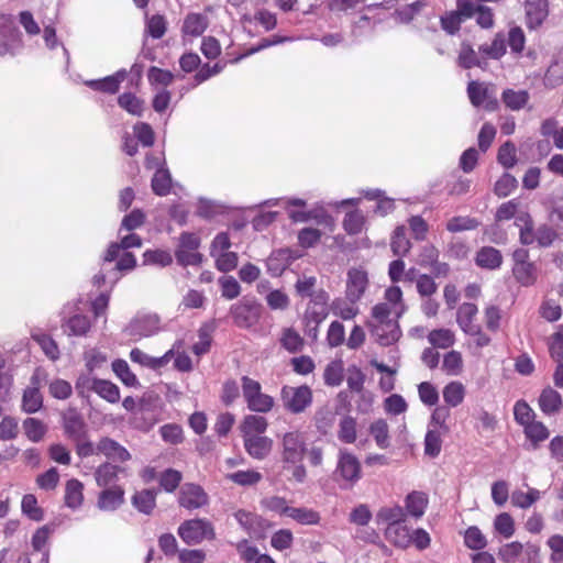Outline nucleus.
Returning <instances> with one entry per match:
<instances>
[{"label":"nucleus","mask_w":563,"mask_h":563,"mask_svg":"<svg viewBox=\"0 0 563 563\" xmlns=\"http://www.w3.org/2000/svg\"><path fill=\"white\" fill-rule=\"evenodd\" d=\"M290 254L288 250L273 252L267 258V269L273 276H279L288 267Z\"/></svg>","instance_id":"nucleus-33"},{"label":"nucleus","mask_w":563,"mask_h":563,"mask_svg":"<svg viewBox=\"0 0 563 563\" xmlns=\"http://www.w3.org/2000/svg\"><path fill=\"white\" fill-rule=\"evenodd\" d=\"M0 56L15 55L16 51L22 46L21 33L15 27L13 19L10 15L0 16Z\"/></svg>","instance_id":"nucleus-6"},{"label":"nucleus","mask_w":563,"mask_h":563,"mask_svg":"<svg viewBox=\"0 0 563 563\" xmlns=\"http://www.w3.org/2000/svg\"><path fill=\"white\" fill-rule=\"evenodd\" d=\"M515 279L525 287L531 286L537 282L538 271L534 263L529 262L512 266Z\"/></svg>","instance_id":"nucleus-30"},{"label":"nucleus","mask_w":563,"mask_h":563,"mask_svg":"<svg viewBox=\"0 0 563 563\" xmlns=\"http://www.w3.org/2000/svg\"><path fill=\"white\" fill-rule=\"evenodd\" d=\"M119 106L132 115L141 117L144 102L131 92H124L118 98Z\"/></svg>","instance_id":"nucleus-44"},{"label":"nucleus","mask_w":563,"mask_h":563,"mask_svg":"<svg viewBox=\"0 0 563 563\" xmlns=\"http://www.w3.org/2000/svg\"><path fill=\"white\" fill-rule=\"evenodd\" d=\"M442 369L451 376H457L463 369L462 354L457 351H450L443 357Z\"/></svg>","instance_id":"nucleus-47"},{"label":"nucleus","mask_w":563,"mask_h":563,"mask_svg":"<svg viewBox=\"0 0 563 563\" xmlns=\"http://www.w3.org/2000/svg\"><path fill=\"white\" fill-rule=\"evenodd\" d=\"M406 310L400 287H388L384 294V301L372 308L371 320L367 322L369 332L377 343L389 346L398 342L402 334L398 320Z\"/></svg>","instance_id":"nucleus-1"},{"label":"nucleus","mask_w":563,"mask_h":563,"mask_svg":"<svg viewBox=\"0 0 563 563\" xmlns=\"http://www.w3.org/2000/svg\"><path fill=\"white\" fill-rule=\"evenodd\" d=\"M84 501V484L78 479H69L65 487V505L78 509Z\"/></svg>","instance_id":"nucleus-24"},{"label":"nucleus","mask_w":563,"mask_h":563,"mask_svg":"<svg viewBox=\"0 0 563 563\" xmlns=\"http://www.w3.org/2000/svg\"><path fill=\"white\" fill-rule=\"evenodd\" d=\"M180 539L188 545L199 544L205 539L216 538L214 529L206 519H190L184 521L178 528Z\"/></svg>","instance_id":"nucleus-4"},{"label":"nucleus","mask_w":563,"mask_h":563,"mask_svg":"<svg viewBox=\"0 0 563 563\" xmlns=\"http://www.w3.org/2000/svg\"><path fill=\"white\" fill-rule=\"evenodd\" d=\"M516 224L520 228L519 240L523 245L536 243V229L532 218L527 212H521L516 217Z\"/></svg>","instance_id":"nucleus-25"},{"label":"nucleus","mask_w":563,"mask_h":563,"mask_svg":"<svg viewBox=\"0 0 563 563\" xmlns=\"http://www.w3.org/2000/svg\"><path fill=\"white\" fill-rule=\"evenodd\" d=\"M33 340L41 346L45 355L52 361L59 357V350L56 342L45 333L32 334Z\"/></svg>","instance_id":"nucleus-55"},{"label":"nucleus","mask_w":563,"mask_h":563,"mask_svg":"<svg viewBox=\"0 0 563 563\" xmlns=\"http://www.w3.org/2000/svg\"><path fill=\"white\" fill-rule=\"evenodd\" d=\"M336 473L350 486L354 485L362 475L358 459L347 450L341 449L338 456Z\"/></svg>","instance_id":"nucleus-8"},{"label":"nucleus","mask_w":563,"mask_h":563,"mask_svg":"<svg viewBox=\"0 0 563 563\" xmlns=\"http://www.w3.org/2000/svg\"><path fill=\"white\" fill-rule=\"evenodd\" d=\"M97 452L110 460L125 462L131 459L129 451L110 438H102L97 444Z\"/></svg>","instance_id":"nucleus-17"},{"label":"nucleus","mask_w":563,"mask_h":563,"mask_svg":"<svg viewBox=\"0 0 563 563\" xmlns=\"http://www.w3.org/2000/svg\"><path fill=\"white\" fill-rule=\"evenodd\" d=\"M335 418L336 415L333 410L329 408L320 409L314 417L317 429L321 433L327 434L333 428Z\"/></svg>","instance_id":"nucleus-57"},{"label":"nucleus","mask_w":563,"mask_h":563,"mask_svg":"<svg viewBox=\"0 0 563 563\" xmlns=\"http://www.w3.org/2000/svg\"><path fill=\"white\" fill-rule=\"evenodd\" d=\"M541 497L540 490L537 488L528 487V492L514 490L511 494V504L515 507L527 509L531 507Z\"/></svg>","instance_id":"nucleus-36"},{"label":"nucleus","mask_w":563,"mask_h":563,"mask_svg":"<svg viewBox=\"0 0 563 563\" xmlns=\"http://www.w3.org/2000/svg\"><path fill=\"white\" fill-rule=\"evenodd\" d=\"M495 530L504 538L509 539L515 533V522L508 512H501L494 520Z\"/></svg>","instance_id":"nucleus-58"},{"label":"nucleus","mask_w":563,"mask_h":563,"mask_svg":"<svg viewBox=\"0 0 563 563\" xmlns=\"http://www.w3.org/2000/svg\"><path fill=\"white\" fill-rule=\"evenodd\" d=\"M241 384L244 400L251 411L266 413L272 410L274 399L269 395L262 393V386L257 380L243 376Z\"/></svg>","instance_id":"nucleus-2"},{"label":"nucleus","mask_w":563,"mask_h":563,"mask_svg":"<svg viewBox=\"0 0 563 563\" xmlns=\"http://www.w3.org/2000/svg\"><path fill=\"white\" fill-rule=\"evenodd\" d=\"M479 53L486 57L498 59L506 53L505 40L500 35H496L492 44H483L479 46Z\"/></svg>","instance_id":"nucleus-59"},{"label":"nucleus","mask_w":563,"mask_h":563,"mask_svg":"<svg viewBox=\"0 0 563 563\" xmlns=\"http://www.w3.org/2000/svg\"><path fill=\"white\" fill-rule=\"evenodd\" d=\"M209 501L207 493L196 484H185L179 492L178 503L189 510L206 506Z\"/></svg>","instance_id":"nucleus-11"},{"label":"nucleus","mask_w":563,"mask_h":563,"mask_svg":"<svg viewBox=\"0 0 563 563\" xmlns=\"http://www.w3.org/2000/svg\"><path fill=\"white\" fill-rule=\"evenodd\" d=\"M159 330V318L156 314H139L130 321L124 332L134 339L151 336Z\"/></svg>","instance_id":"nucleus-9"},{"label":"nucleus","mask_w":563,"mask_h":563,"mask_svg":"<svg viewBox=\"0 0 563 563\" xmlns=\"http://www.w3.org/2000/svg\"><path fill=\"white\" fill-rule=\"evenodd\" d=\"M475 261L482 268L496 269L503 263V255L493 246H484L477 252Z\"/></svg>","instance_id":"nucleus-23"},{"label":"nucleus","mask_w":563,"mask_h":563,"mask_svg":"<svg viewBox=\"0 0 563 563\" xmlns=\"http://www.w3.org/2000/svg\"><path fill=\"white\" fill-rule=\"evenodd\" d=\"M126 78V70L120 69L115 74L111 76H107L102 79L90 80L87 81V85L93 90L107 92V93H115L120 84Z\"/></svg>","instance_id":"nucleus-18"},{"label":"nucleus","mask_w":563,"mask_h":563,"mask_svg":"<svg viewBox=\"0 0 563 563\" xmlns=\"http://www.w3.org/2000/svg\"><path fill=\"white\" fill-rule=\"evenodd\" d=\"M501 100L508 109L519 111L527 106L530 95L527 90L505 89L501 93Z\"/></svg>","instance_id":"nucleus-26"},{"label":"nucleus","mask_w":563,"mask_h":563,"mask_svg":"<svg viewBox=\"0 0 563 563\" xmlns=\"http://www.w3.org/2000/svg\"><path fill=\"white\" fill-rule=\"evenodd\" d=\"M428 341L433 347L449 349L455 343V335L450 329H435L429 332Z\"/></svg>","instance_id":"nucleus-38"},{"label":"nucleus","mask_w":563,"mask_h":563,"mask_svg":"<svg viewBox=\"0 0 563 563\" xmlns=\"http://www.w3.org/2000/svg\"><path fill=\"white\" fill-rule=\"evenodd\" d=\"M43 405V397L38 387V379L36 375L31 378V386H29L22 397V409L27 413H34L41 409Z\"/></svg>","instance_id":"nucleus-16"},{"label":"nucleus","mask_w":563,"mask_h":563,"mask_svg":"<svg viewBox=\"0 0 563 563\" xmlns=\"http://www.w3.org/2000/svg\"><path fill=\"white\" fill-rule=\"evenodd\" d=\"M91 328L90 319L87 316L75 313L69 318H64L63 329L68 335L82 336Z\"/></svg>","instance_id":"nucleus-22"},{"label":"nucleus","mask_w":563,"mask_h":563,"mask_svg":"<svg viewBox=\"0 0 563 563\" xmlns=\"http://www.w3.org/2000/svg\"><path fill=\"white\" fill-rule=\"evenodd\" d=\"M280 344L289 353H297L303 347V339L295 329L286 328L282 332Z\"/></svg>","instance_id":"nucleus-41"},{"label":"nucleus","mask_w":563,"mask_h":563,"mask_svg":"<svg viewBox=\"0 0 563 563\" xmlns=\"http://www.w3.org/2000/svg\"><path fill=\"white\" fill-rule=\"evenodd\" d=\"M368 287V275L363 268H350L346 278V299L357 302Z\"/></svg>","instance_id":"nucleus-10"},{"label":"nucleus","mask_w":563,"mask_h":563,"mask_svg":"<svg viewBox=\"0 0 563 563\" xmlns=\"http://www.w3.org/2000/svg\"><path fill=\"white\" fill-rule=\"evenodd\" d=\"M124 503V489L113 485L100 492L97 507L102 511H114Z\"/></svg>","instance_id":"nucleus-13"},{"label":"nucleus","mask_w":563,"mask_h":563,"mask_svg":"<svg viewBox=\"0 0 563 563\" xmlns=\"http://www.w3.org/2000/svg\"><path fill=\"white\" fill-rule=\"evenodd\" d=\"M65 433L73 441L85 439L87 429L84 419L75 411L69 412L64 419Z\"/></svg>","instance_id":"nucleus-20"},{"label":"nucleus","mask_w":563,"mask_h":563,"mask_svg":"<svg viewBox=\"0 0 563 563\" xmlns=\"http://www.w3.org/2000/svg\"><path fill=\"white\" fill-rule=\"evenodd\" d=\"M287 517L300 525H317L320 521V515L317 511L303 507H290Z\"/></svg>","instance_id":"nucleus-45"},{"label":"nucleus","mask_w":563,"mask_h":563,"mask_svg":"<svg viewBox=\"0 0 563 563\" xmlns=\"http://www.w3.org/2000/svg\"><path fill=\"white\" fill-rule=\"evenodd\" d=\"M228 478L240 486H253L262 481V474L254 470L238 471L229 474Z\"/></svg>","instance_id":"nucleus-52"},{"label":"nucleus","mask_w":563,"mask_h":563,"mask_svg":"<svg viewBox=\"0 0 563 563\" xmlns=\"http://www.w3.org/2000/svg\"><path fill=\"white\" fill-rule=\"evenodd\" d=\"M95 393L112 404L119 401L120 399V390L118 386L109 380L99 379Z\"/></svg>","instance_id":"nucleus-61"},{"label":"nucleus","mask_w":563,"mask_h":563,"mask_svg":"<svg viewBox=\"0 0 563 563\" xmlns=\"http://www.w3.org/2000/svg\"><path fill=\"white\" fill-rule=\"evenodd\" d=\"M385 536L390 543L401 549H406L412 543L410 530L402 523L386 527Z\"/></svg>","instance_id":"nucleus-21"},{"label":"nucleus","mask_w":563,"mask_h":563,"mask_svg":"<svg viewBox=\"0 0 563 563\" xmlns=\"http://www.w3.org/2000/svg\"><path fill=\"white\" fill-rule=\"evenodd\" d=\"M208 26V20L200 13H189L184 21L183 32L191 36L201 35Z\"/></svg>","instance_id":"nucleus-34"},{"label":"nucleus","mask_w":563,"mask_h":563,"mask_svg":"<svg viewBox=\"0 0 563 563\" xmlns=\"http://www.w3.org/2000/svg\"><path fill=\"white\" fill-rule=\"evenodd\" d=\"M390 247L393 253L397 256H405L409 252L411 243L406 236V229L404 225L395 229Z\"/></svg>","instance_id":"nucleus-43"},{"label":"nucleus","mask_w":563,"mask_h":563,"mask_svg":"<svg viewBox=\"0 0 563 563\" xmlns=\"http://www.w3.org/2000/svg\"><path fill=\"white\" fill-rule=\"evenodd\" d=\"M539 406L543 413L551 416L558 413L563 407L561 395L553 388H544L539 397Z\"/></svg>","instance_id":"nucleus-19"},{"label":"nucleus","mask_w":563,"mask_h":563,"mask_svg":"<svg viewBox=\"0 0 563 563\" xmlns=\"http://www.w3.org/2000/svg\"><path fill=\"white\" fill-rule=\"evenodd\" d=\"M477 312V306L472 302H464L459 307L456 322L463 332H467L478 325L473 322Z\"/></svg>","instance_id":"nucleus-27"},{"label":"nucleus","mask_w":563,"mask_h":563,"mask_svg":"<svg viewBox=\"0 0 563 563\" xmlns=\"http://www.w3.org/2000/svg\"><path fill=\"white\" fill-rule=\"evenodd\" d=\"M467 95L473 106L479 107L488 98V88L481 82L471 81L467 86Z\"/></svg>","instance_id":"nucleus-60"},{"label":"nucleus","mask_w":563,"mask_h":563,"mask_svg":"<svg viewBox=\"0 0 563 563\" xmlns=\"http://www.w3.org/2000/svg\"><path fill=\"white\" fill-rule=\"evenodd\" d=\"M427 505L428 498L421 492L410 493L407 495L405 500L406 511L415 518H420L423 516Z\"/></svg>","instance_id":"nucleus-32"},{"label":"nucleus","mask_w":563,"mask_h":563,"mask_svg":"<svg viewBox=\"0 0 563 563\" xmlns=\"http://www.w3.org/2000/svg\"><path fill=\"white\" fill-rule=\"evenodd\" d=\"M457 64L464 69H470L475 66L484 67L486 64L485 59L478 57L477 53L473 49L471 44L462 43L457 56Z\"/></svg>","instance_id":"nucleus-29"},{"label":"nucleus","mask_w":563,"mask_h":563,"mask_svg":"<svg viewBox=\"0 0 563 563\" xmlns=\"http://www.w3.org/2000/svg\"><path fill=\"white\" fill-rule=\"evenodd\" d=\"M464 543L468 549L483 550L487 545V540L478 527L472 526L464 533Z\"/></svg>","instance_id":"nucleus-50"},{"label":"nucleus","mask_w":563,"mask_h":563,"mask_svg":"<svg viewBox=\"0 0 563 563\" xmlns=\"http://www.w3.org/2000/svg\"><path fill=\"white\" fill-rule=\"evenodd\" d=\"M518 186L517 179L508 174L505 173L495 184L494 186V192L498 197H507L509 196Z\"/></svg>","instance_id":"nucleus-63"},{"label":"nucleus","mask_w":563,"mask_h":563,"mask_svg":"<svg viewBox=\"0 0 563 563\" xmlns=\"http://www.w3.org/2000/svg\"><path fill=\"white\" fill-rule=\"evenodd\" d=\"M369 433L373 435L376 444L380 449H386L389 446V430L385 420L379 419L374 421L369 426Z\"/></svg>","instance_id":"nucleus-46"},{"label":"nucleus","mask_w":563,"mask_h":563,"mask_svg":"<svg viewBox=\"0 0 563 563\" xmlns=\"http://www.w3.org/2000/svg\"><path fill=\"white\" fill-rule=\"evenodd\" d=\"M121 471V467L110 463H103L99 465L95 473L97 485L99 487L106 488H108V486H113L114 483L118 481V474Z\"/></svg>","instance_id":"nucleus-28"},{"label":"nucleus","mask_w":563,"mask_h":563,"mask_svg":"<svg viewBox=\"0 0 563 563\" xmlns=\"http://www.w3.org/2000/svg\"><path fill=\"white\" fill-rule=\"evenodd\" d=\"M230 312L238 327L251 328L260 320L261 305L254 300L243 299L233 305Z\"/></svg>","instance_id":"nucleus-7"},{"label":"nucleus","mask_w":563,"mask_h":563,"mask_svg":"<svg viewBox=\"0 0 563 563\" xmlns=\"http://www.w3.org/2000/svg\"><path fill=\"white\" fill-rule=\"evenodd\" d=\"M174 356V349L168 350L163 356L161 357H153L143 352L142 350L135 347L132 349L130 352V358L132 362L137 363L142 366L152 368V369H158L168 364L170 358Z\"/></svg>","instance_id":"nucleus-15"},{"label":"nucleus","mask_w":563,"mask_h":563,"mask_svg":"<svg viewBox=\"0 0 563 563\" xmlns=\"http://www.w3.org/2000/svg\"><path fill=\"white\" fill-rule=\"evenodd\" d=\"M405 517V510L398 505L391 507H383L376 515L377 521L386 523L387 527H390V525L402 523Z\"/></svg>","instance_id":"nucleus-39"},{"label":"nucleus","mask_w":563,"mask_h":563,"mask_svg":"<svg viewBox=\"0 0 563 563\" xmlns=\"http://www.w3.org/2000/svg\"><path fill=\"white\" fill-rule=\"evenodd\" d=\"M523 428L525 434L532 442L533 449H537L539 443L547 440L550 435L548 428L540 421H532Z\"/></svg>","instance_id":"nucleus-42"},{"label":"nucleus","mask_w":563,"mask_h":563,"mask_svg":"<svg viewBox=\"0 0 563 563\" xmlns=\"http://www.w3.org/2000/svg\"><path fill=\"white\" fill-rule=\"evenodd\" d=\"M23 429L25 435L33 442L41 441L46 432L44 423L35 418L25 419L23 421Z\"/></svg>","instance_id":"nucleus-56"},{"label":"nucleus","mask_w":563,"mask_h":563,"mask_svg":"<svg viewBox=\"0 0 563 563\" xmlns=\"http://www.w3.org/2000/svg\"><path fill=\"white\" fill-rule=\"evenodd\" d=\"M233 516L239 525L249 533L255 532L261 527V518L254 512L240 509Z\"/></svg>","instance_id":"nucleus-53"},{"label":"nucleus","mask_w":563,"mask_h":563,"mask_svg":"<svg viewBox=\"0 0 563 563\" xmlns=\"http://www.w3.org/2000/svg\"><path fill=\"white\" fill-rule=\"evenodd\" d=\"M284 408L291 413H301L312 404V391L309 386H284L280 391Z\"/></svg>","instance_id":"nucleus-5"},{"label":"nucleus","mask_w":563,"mask_h":563,"mask_svg":"<svg viewBox=\"0 0 563 563\" xmlns=\"http://www.w3.org/2000/svg\"><path fill=\"white\" fill-rule=\"evenodd\" d=\"M365 219L361 211L355 210L345 214L343 228L349 234H358L364 225Z\"/></svg>","instance_id":"nucleus-62"},{"label":"nucleus","mask_w":563,"mask_h":563,"mask_svg":"<svg viewBox=\"0 0 563 563\" xmlns=\"http://www.w3.org/2000/svg\"><path fill=\"white\" fill-rule=\"evenodd\" d=\"M267 420L262 416L249 415L244 418L241 430L244 437L262 435L267 429Z\"/></svg>","instance_id":"nucleus-31"},{"label":"nucleus","mask_w":563,"mask_h":563,"mask_svg":"<svg viewBox=\"0 0 563 563\" xmlns=\"http://www.w3.org/2000/svg\"><path fill=\"white\" fill-rule=\"evenodd\" d=\"M355 303L356 302H352L349 299H335L332 302V311L343 320H351L358 313V308Z\"/></svg>","instance_id":"nucleus-48"},{"label":"nucleus","mask_w":563,"mask_h":563,"mask_svg":"<svg viewBox=\"0 0 563 563\" xmlns=\"http://www.w3.org/2000/svg\"><path fill=\"white\" fill-rule=\"evenodd\" d=\"M549 351L551 357L556 362H561L563 360V325H561L559 330L551 335L549 341Z\"/></svg>","instance_id":"nucleus-64"},{"label":"nucleus","mask_w":563,"mask_h":563,"mask_svg":"<svg viewBox=\"0 0 563 563\" xmlns=\"http://www.w3.org/2000/svg\"><path fill=\"white\" fill-rule=\"evenodd\" d=\"M172 187V176L167 168L158 167L152 178V189L157 196H166Z\"/></svg>","instance_id":"nucleus-37"},{"label":"nucleus","mask_w":563,"mask_h":563,"mask_svg":"<svg viewBox=\"0 0 563 563\" xmlns=\"http://www.w3.org/2000/svg\"><path fill=\"white\" fill-rule=\"evenodd\" d=\"M525 12L527 27H540L549 15L548 0H525Z\"/></svg>","instance_id":"nucleus-12"},{"label":"nucleus","mask_w":563,"mask_h":563,"mask_svg":"<svg viewBox=\"0 0 563 563\" xmlns=\"http://www.w3.org/2000/svg\"><path fill=\"white\" fill-rule=\"evenodd\" d=\"M443 399L451 406H459L464 399V386L459 382L449 383L443 389Z\"/></svg>","instance_id":"nucleus-49"},{"label":"nucleus","mask_w":563,"mask_h":563,"mask_svg":"<svg viewBox=\"0 0 563 563\" xmlns=\"http://www.w3.org/2000/svg\"><path fill=\"white\" fill-rule=\"evenodd\" d=\"M245 451L253 459L264 460L273 449V440L265 435L244 437Z\"/></svg>","instance_id":"nucleus-14"},{"label":"nucleus","mask_w":563,"mask_h":563,"mask_svg":"<svg viewBox=\"0 0 563 563\" xmlns=\"http://www.w3.org/2000/svg\"><path fill=\"white\" fill-rule=\"evenodd\" d=\"M356 420L351 416H345L340 420L338 439L346 444H352L356 441Z\"/></svg>","instance_id":"nucleus-40"},{"label":"nucleus","mask_w":563,"mask_h":563,"mask_svg":"<svg viewBox=\"0 0 563 563\" xmlns=\"http://www.w3.org/2000/svg\"><path fill=\"white\" fill-rule=\"evenodd\" d=\"M133 506L143 514H151L156 505V494L152 489L136 492L132 497Z\"/></svg>","instance_id":"nucleus-35"},{"label":"nucleus","mask_w":563,"mask_h":563,"mask_svg":"<svg viewBox=\"0 0 563 563\" xmlns=\"http://www.w3.org/2000/svg\"><path fill=\"white\" fill-rule=\"evenodd\" d=\"M112 369L124 385L134 387L139 384L136 376L131 372L124 360H115L112 363Z\"/></svg>","instance_id":"nucleus-54"},{"label":"nucleus","mask_w":563,"mask_h":563,"mask_svg":"<svg viewBox=\"0 0 563 563\" xmlns=\"http://www.w3.org/2000/svg\"><path fill=\"white\" fill-rule=\"evenodd\" d=\"M280 446L284 470L289 468V463L302 462L306 454V440L303 433L299 431L286 432L282 437Z\"/></svg>","instance_id":"nucleus-3"},{"label":"nucleus","mask_w":563,"mask_h":563,"mask_svg":"<svg viewBox=\"0 0 563 563\" xmlns=\"http://www.w3.org/2000/svg\"><path fill=\"white\" fill-rule=\"evenodd\" d=\"M22 512L34 521L43 520L44 514L42 508L37 505V499L32 494H26L22 498L21 503Z\"/></svg>","instance_id":"nucleus-51"}]
</instances>
